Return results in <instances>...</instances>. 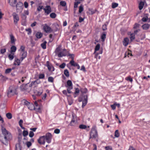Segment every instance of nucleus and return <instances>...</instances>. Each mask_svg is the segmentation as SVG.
<instances>
[{
  "instance_id": "f257e3e1",
  "label": "nucleus",
  "mask_w": 150,
  "mask_h": 150,
  "mask_svg": "<svg viewBox=\"0 0 150 150\" xmlns=\"http://www.w3.org/2000/svg\"><path fill=\"white\" fill-rule=\"evenodd\" d=\"M55 52L57 54H58V56L59 57L66 56L67 53V51L65 49H64L62 51H61L59 47L57 48L56 49Z\"/></svg>"
},
{
  "instance_id": "f03ea898",
  "label": "nucleus",
  "mask_w": 150,
  "mask_h": 150,
  "mask_svg": "<svg viewBox=\"0 0 150 150\" xmlns=\"http://www.w3.org/2000/svg\"><path fill=\"white\" fill-rule=\"evenodd\" d=\"M88 97L87 95H82L78 99L79 101L81 102L83 101L82 107L83 108L86 104L87 102Z\"/></svg>"
},
{
  "instance_id": "7ed1b4c3",
  "label": "nucleus",
  "mask_w": 150,
  "mask_h": 150,
  "mask_svg": "<svg viewBox=\"0 0 150 150\" xmlns=\"http://www.w3.org/2000/svg\"><path fill=\"white\" fill-rule=\"evenodd\" d=\"M31 83L29 85L27 84H23L20 87V89L22 91H26L28 92H29L32 89V86H30Z\"/></svg>"
},
{
  "instance_id": "20e7f679",
  "label": "nucleus",
  "mask_w": 150,
  "mask_h": 150,
  "mask_svg": "<svg viewBox=\"0 0 150 150\" xmlns=\"http://www.w3.org/2000/svg\"><path fill=\"white\" fill-rule=\"evenodd\" d=\"M16 8L17 12L21 13L23 8V3L21 2H19L16 5Z\"/></svg>"
},
{
  "instance_id": "39448f33",
  "label": "nucleus",
  "mask_w": 150,
  "mask_h": 150,
  "mask_svg": "<svg viewBox=\"0 0 150 150\" xmlns=\"http://www.w3.org/2000/svg\"><path fill=\"white\" fill-rule=\"evenodd\" d=\"M16 91L15 88L13 86H11L9 87L8 91L7 93V95L8 96L15 94Z\"/></svg>"
},
{
  "instance_id": "423d86ee",
  "label": "nucleus",
  "mask_w": 150,
  "mask_h": 150,
  "mask_svg": "<svg viewBox=\"0 0 150 150\" xmlns=\"http://www.w3.org/2000/svg\"><path fill=\"white\" fill-rule=\"evenodd\" d=\"M44 136L45 137L46 142L47 143H50L51 142L52 138V135L51 133L47 132Z\"/></svg>"
},
{
  "instance_id": "0eeeda50",
  "label": "nucleus",
  "mask_w": 150,
  "mask_h": 150,
  "mask_svg": "<svg viewBox=\"0 0 150 150\" xmlns=\"http://www.w3.org/2000/svg\"><path fill=\"white\" fill-rule=\"evenodd\" d=\"M98 136L97 132V131L94 129H92L91 130V133L90 134L89 139L93 138H96Z\"/></svg>"
},
{
  "instance_id": "6e6552de",
  "label": "nucleus",
  "mask_w": 150,
  "mask_h": 150,
  "mask_svg": "<svg viewBox=\"0 0 150 150\" xmlns=\"http://www.w3.org/2000/svg\"><path fill=\"white\" fill-rule=\"evenodd\" d=\"M67 91L69 93H70L71 92L70 90L72 89L73 88L72 83L71 80H69L67 81Z\"/></svg>"
},
{
  "instance_id": "1a4fd4ad",
  "label": "nucleus",
  "mask_w": 150,
  "mask_h": 150,
  "mask_svg": "<svg viewBox=\"0 0 150 150\" xmlns=\"http://www.w3.org/2000/svg\"><path fill=\"white\" fill-rule=\"evenodd\" d=\"M43 29L46 33H51L52 31V30L46 24H44Z\"/></svg>"
},
{
  "instance_id": "9d476101",
  "label": "nucleus",
  "mask_w": 150,
  "mask_h": 150,
  "mask_svg": "<svg viewBox=\"0 0 150 150\" xmlns=\"http://www.w3.org/2000/svg\"><path fill=\"white\" fill-rule=\"evenodd\" d=\"M73 117L72 119L70 125L71 126H75L78 124L77 120L76 117H74L73 115H72Z\"/></svg>"
},
{
  "instance_id": "9b49d317",
  "label": "nucleus",
  "mask_w": 150,
  "mask_h": 150,
  "mask_svg": "<svg viewBox=\"0 0 150 150\" xmlns=\"http://www.w3.org/2000/svg\"><path fill=\"white\" fill-rule=\"evenodd\" d=\"M45 137L43 136L40 137L38 139V141L40 144H44L45 143Z\"/></svg>"
},
{
  "instance_id": "f8f14e48",
  "label": "nucleus",
  "mask_w": 150,
  "mask_h": 150,
  "mask_svg": "<svg viewBox=\"0 0 150 150\" xmlns=\"http://www.w3.org/2000/svg\"><path fill=\"white\" fill-rule=\"evenodd\" d=\"M4 134V138L6 141H7L8 140H10L12 139V136L11 134L8 132H7V133Z\"/></svg>"
},
{
  "instance_id": "ddd939ff",
  "label": "nucleus",
  "mask_w": 150,
  "mask_h": 150,
  "mask_svg": "<svg viewBox=\"0 0 150 150\" xmlns=\"http://www.w3.org/2000/svg\"><path fill=\"white\" fill-rule=\"evenodd\" d=\"M43 92V90L42 88H40L38 90H34V93L37 96H40Z\"/></svg>"
},
{
  "instance_id": "4468645a",
  "label": "nucleus",
  "mask_w": 150,
  "mask_h": 150,
  "mask_svg": "<svg viewBox=\"0 0 150 150\" xmlns=\"http://www.w3.org/2000/svg\"><path fill=\"white\" fill-rule=\"evenodd\" d=\"M43 10L47 15L49 14L51 12V8L49 6H46L45 8H43Z\"/></svg>"
},
{
  "instance_id": "2eb2a0df",
  "label": "nucleus",
  "mask_w": 150,
  "mask_h": 150,
  "mask_svg": "<svg viewBox=\"0 0 150 150\" xmlns=\"http://www.w3.org/2000/svg\"><path fill=\"white\" fill-rule=\"evenodd\" d=\"M13 17L14 23H16L19 20L18 16L15 13H13Z\"/></svg>"
},
{
  "instance_id": "dca6fc26",
  "label": "nucleus",
  "mask_w": 150,
  "mask_h": 150,
  "mask_svg": "<svg viewBox=\"0 0 150 150\" xmlns=\"http://www.w3.org/2000/svg\"><path fill=\"white\" fill-rule=\"evenodd\" d=\"M21 61H22L26 57L27 53L25 51L21 52Z\"/></svg>"
},
{
  "instance_id": "f3484780",
  "label": "nucleus",
  "mask_w": 150,
  "mask_h": 150,
  "mask_svg": "<svg viewBox=\"0 0 150 150\" xmlns=\"http://www.w3.org/2000/svg\"><path fill=\"white\" fill-rule=\"evenodd\" d=\"M17 0H9V3L11 6H15Z\"/></svg>"
},
{
  "instance_id": "a211bd4d",
  "label": "nucleus",
  "mask_w": 150,
  "mask_h": 150,
  "mask_svg": "<svg viewBox=\"0 0 150 150\" xmlns=\"http://www.w3.org/2000/svg\"><path fill=\"white\" fill-rule=\"evenodd\" d=\"M129 40L127 38H125L123 41V44L125 46H126L128 44Z\"/></svg>"
},
{
  "instance_id": "6ab92c4d",
  "label": "nucleus",
  "mask_w": 150,
  "mask_h": 150,
  "mask_svg": "<svg viewBox=\"0 0 150 150\" xmlns=\"http://www.w3.org/2000/svg\"><path fill=\"white\" fill-rule=\"evenodd\" d=\"M10 36L11 43L15 44L16 40L14 38V36L12 34H10Z\"/></svg>"
},
{
  "instance_id": "aec40b11",
  "label": "nucleus",
  "mask_w": 150,
  "mask_h": 150,
  "mask_svg": "<svg viewBox=\"0 0 150 150\" xmlns=\"http://www.w3.org/2000/svg\"><path fill=\"white\" fill-rule=\"evenodd\" d=\"M40 81L39 79H37L35 81H33L31 83L30 86H32L33 85H35L37 84H38L40 83Z\"/></svg>"
},
{
  "instance_id": "412c9836",
  "label": "nucleus",
  "mask_w": 150,
  "mask_h": 150,
  "mask_svg": "<svg viewBox=\"0 0 150 150\" xmlns=\"http://www.w3.org/2000/svg\"><path fill=\"white\" fill-rule=\"evenodd\" d=\"M20 61L19 59L17 58L15 59V61L14 63V65L19 66L20 64Z\"/></svg>"
},
{
  "instance_id": "4be33fe9",
  "label": "nucleus",
  "mask_w": 150,
  "mask_h": 150,
  "mask_svg": "<svg viewBox=\"0 0 150 150\" xmlns=\"http://www.w3.org/2000/svg\"><path fill=\"white\" fill-rule=\"evenodd\" d=\"M27 106L28 108L31 110H33L34 109V108H35V106H34V105L30 103Z\"/></svg>"
},
{
  "instance_id": "5701e85b",
  "label": "nucleus",
  "mask_w": 150,
  "mask_h": 150,
  "mask_svg": "<svg viewBox=\"0 0 150 150\" xmlns=\"http://www.w3.org/2000/svg\"><path fill=\"white\" fill-rule=\"evenodd\" d=\"M69 63L71 64V65L74 67H76L77 65L78 64L74 62V60L73 57H72V59L71 61L69 62Z\"/></svg>"
},
{
  "instance_id": "b1692460",
  "label": "nucleus",
  "mask_w": 150,
  "mask_h": 150,
  "mask_svg": "<svg viewBox=\"0 0 150 150\" xmlns=\"http://www.w3.org/2000/svg\"><path fill=\"white\" fill-rule=\"evenodd\" d=\"M144 4V2L141 1L139 4V8L140 10H141L143 8Z\"/></svg>"
},
{
  "instance_id": "393cba45",
  "label": "nucleus",
  "mask_w": 150,
  "mask_h": 150,
  "mask_svg": "<svg viewBox=\"0 0 150 150\" xmlns=\"http://www.w3.org/2000/svg\"><path fill=\"white\" fill-rule=\"evenodd\" d=\"M42 36V34L40 32H38L36 34V36L38 38H41Z\"/></svg>"
},
{
  "instance_id": "a878e982",
  "label": "nucleus",
  "mask_w": 150,
  "mask_h": 150,
  "mask_svg": "<svg viewBox=\"0 0 150 150\" xmlns=\"http://www.w3.org/2000/svg\"><path fill=\"white\" fill-rule=\"evenodd\" d=\"M106 38V34L105 32H104L101 36V39L102 41L103 42L105 40Z\"/></svg>"
},
{
  "instance_id": "bb28decb",
  "label": "nucleus",
  "mask_w": 150,
  "mask_h": 150,
  "mask_svg": "<svg viewBox=\"0 0 150 150\" xmlns=\"http://www.w3.org/2000/svg\"><path fill=\"white\" fill-rule=\"evenodd\" d=\"M11 52L12 53V52H16V47L15 46H12L11 48Z\"/></svg>"
},
{
  "instance_id": "cd10ccee",
  "label": "nucleus",
  "mask_w": 150,
  "mask_h": 150,
  "mask_svg": "<svg viewBox=\"0 0 150 150\" xmlns=\"http://www.w3.org/2000/svg\"><path fill=\"white\" fill-rule=\"evenodd\" d=\"M142 28L144 30H147L149 28V25L148 24H145L142 26Z\"/></svg>"
},
{
  "instance_id": "c85d7f7f",
  "label": "nucleus",
  "mask_w": 150,
  "mask_h": 150,
  "mask_svg": "<svg viewBox=\"0 0 150 150\" xmlns=\"http://www.w3.org/2000/svg\"><path fill=\"white\" fill-rule=\"evenodd\" d=\"M22 103L24 105L28 106L29 104L30 103L26 101V100H23L21 101Z\"/></svg>"
},
{
  "instance_id": "c756f323",
  "label": "nucleus",
  "mask_w": 150,
  "mask_h": 150,
  "mask_svg": "<svg viewBox=\"0 0 150 150\" xmlns=\"http://www.w3.org/2000/svg\"><path fill=\"white\" fill-rule=\"evenodd\" d=\"M47 43V42L46 41H45L44 42L42 43L41 44V47L43 49H45L46 48V44Z\"/></svg>"
},
{
  "instance_id": "7c9ffc66",
  "label": "nucleus",
  "mask_w": 150,
  "mask_h": 150,
  "mask_svg": "<svg viewBox=\"0 0 150 150\" xmlns=\"http://www.w3.org/2000/svg\"><path fill=\"white\" fill-rule=\"evenodd\" d=\"M118 4L115 3H113L112 4V8H115L118 6Z\"/></svg>"
},
{
  "instance_id": "2f4dec72",
  "label": "nucleus",
  "mask_w": 150,
  "mask_h": 150,
  "mask_svg": "<svg viewBox=\"0 0 150 150\" xmlns=\"http://www.w3.org/2000/svg\"><path fill=\"white\" fill-rule=\"evenodd\" d=\"M100 47V44L99 43L97 44L95 47V52L98 51Z\"/></svg>"
},
{
  "instance_id": "473e14b6",
  "label": "nucleus",
  "mask_w": 150,
  "mask_h": 150,
  "mask_svg": "<svg viewBox=\"0 0 150 150\" xmlns=\"http://www.w3.org/2000/svg\"><path fill=\"white\" fill-rule=\"evenodd\" d=\"M6 116L8 119H11L12 117V114L10 113H8L6 114Z\"/></svg>"
},
{
  "instance_id": "72a5a7b5",
  "label": "nucleus",
  "mask_w": 150,
  "mask_h": 150,
  "mask_svg": "<svg viewBox=\"0 0 150 150\" xmlns=\"http://www.w3.org/2000/svg\"><path fill=\"white\" fill-rule=\"evenodd\" d=\"M21 146L19 144L16 145V150H21Z\"/></svg>"
},
{
  "instance_id": "f704fd0d",
  "label": "nucleus",
  "mask_w": 150,
  "mask_h": 150,
  "mask_svg": "<svg viewBox=\"0 0 150 150\" xmlns=\"http://www.w3.org/2000/svg\"><path fill=\"white\" fill-rule=\"evenodd\" d=\"M60 4L61 5L63 6H65L66 5V3L65 1H62L60 2Z\"/></svg>"
},
{
  "instance_id": "c9c22d12",
  "label": "nucleus",
  "mask_w": 150,
  "mask_h": 150,
  "mask_svg": "<svg viewBox=\"0 0 150 150\" xmlns=\"http://www.w3.org/2000/svg\"><path fill=\"white\" fill-rule=\"evenodd\" d=\"M64 74L67 77L69 76V72L67 70L65 69L64 70Z\"/></svg>"
},
{
  "instance_id": "e433bc0d",
  "label": "nucleus",
  "mask_w": 150,
  "mask_h": 150,
  "mask_svg": "<svg viewBox=\"0 0 150 150\" xmlns=\"http://www.w3.org/2000/svg\"><path fill=\"white\" fill-rule=\"evenodd\" d=\"M119 133L118 130H117L115 132V136L116 137H118L119 136Z\"/></svg>"
},
{
  "instance_id": "4c0bfd02",
  "label": "nucleus",
  "mask_w": 150,
  "mask_h": 150,
  "mask_svg": "<svg viewBox=\"0 0 150 150\" xmlns=\"http://www.w3.org/2000/svg\"><path fill=\"white\" fill-rule=\"evenodd\" d=\"M34 110H35L36 112H40L41 108L39 106H38V107H35Z\"/></svg>"
},
{
  "instance_id": "58836bf2",
  "label": "nucleus",
  "mask_w": 150,
  "mask_h": 150,
  "mask_svg": "<svg viewBox=\"0 0 150 150\" xmlns=\"http://www.w3.org/2000/svg\"><path fill=\"white\" fill-rule=\"evenodd\" d=\"M56 14L55 13H51L50 15V16L51 18H54L56 17Z\"/></svg>"
},
{
  "instance_id": "ea45409f",
  "label": "nucleus",
  "mask_w": 150,
  "mask_h": 150,
  "mask_svg": "<svg viewBox=\"0 0 150 150\" xmlns=\"http://www.w3.org/2000/svg\"><path fill=\"white\" fill-rule=\"evenodd\" d=\"M1 129L2 132L4 134H5V133H7V132H8L6 130V129L3 127H2Z\"/></svg>"
},
{
  "instance_id": "a19ab883",
  "label": "nucleus",
  "mask_w": 150,
  "mask_h": 150,
  "mask_svg": "<svg viewBox=\"0 0 150 150\" xmlns=\"http://www.w3.org/2000/svg\"><path fill=\"white\" fill-rule=\"evenodd\" d=\"M130 38L131 40H134L135 38L134 34L133 33L131 34L130 35Z\"/></svg>"
},
{
  "instance_id": "79ce46f5",
  "label": "nucleus",
  "mask_w": 150,
  "mask_h": 150,
  "mask_svg": "<svg viewBox=\"0 0 150 150\" xmlns=\"http://www.w3.org/2000/svg\"><path fill=\"white\" fill-rule=\"evenodd\" d=\"M87 127V126L85 125H79V128L81 129H85Z\"/></svg>"
},
{
  "instance_id": "37998d69",
  "label": "nucleus",
  "mask_w": 150,
  "mask_h": 150,
  "mask_svg": "<svg viewBox=\"0 0 150 150\" xmlns=\"http://www.w3.org/2000/svg\"><path fill=\"white\" fill-rule=\"evenodd\" d=\"M12 70V69L11 68H8L5 71V73L7 74L10 73Z\"/></svg>"
},
{
  "instance_id": "c03bdc74",
  "label": "nucleus",
  "mask_w": 150,
  "mask_h": 150,
  "mask_svg": "<svg viewBox=\"0 0 150 150\" xmlns=\"http://www.w3.org/2000/svg\"><path fill=\"white\" fill-rule=\"evenodd\" d=\"M14 54L13 53V55L11 54H9L8 55V57L9 58V59L11 60H12L14 58V56L13 55Z\"/></svg>"
},
{
  "instance_id": "a18cd8bd",
  "label": "nucleus",
  "mask_w": 150,
  "mask_h": 150,
  "mask_svg": "<svg viewBox=\"0 0 150 150\" xmlns=\"http://www.w3.org/2000/svg\"><path fill=\"white\" fill-rule=\"evenodd\" d=\"M106 150H112V147L110 146H108L105 147Z\"/></svg>"
},
{
  "instance_id": "49530a36",
  "label": "nucleus",
  "mask_w": 150,
  "mask_h": 150,
  "mask_svg": "<svg viewBox=\"0 0 150 150\" xmlns=\"http://www.w3.org/2000/svg\"><path fill=\"white\" fill-rule=\"evenodd\" d=\"M25 47L24 46H21L20 50L21 51V52H25Z\"/></svg>"
},
{
  "instance_id": "de8ad7c7",
  "label": "nucleus",
  "mask_w": 150,
  "mask_h": 150,
  "mask_svg": "<svg viewBox=\"0 0 150 150\" xmlns=\"http://www.w3.org/2000/svg\"><path fill=\"white\" fill-rule=\"evenodd\" d=\"M29 13L28 11L26 10L24 11L23 14V16H25L26 15H27Z\"/></svg>"
},
{
  "instance_id": "09e8293b",
  "label": "nucleus",
  "mask_w": 150,
  "mask_h": 150,
  "mask_svg": "<svg viewBox=\"0 0 150 150\" xmlns=\"http://www.w3.org/2000/svg\"><path fill=\"white\" fill-rule=\"evenodd\" d=\"M43 8V6H39L37 8V10L38 11H40Z\"/></svg>"
},
{
  "instance_id": "8fccbe9b",
  "label": "nucleus",
  "mask_w": 150,
  "mask_h": 150,
  "mask_svg": "<svg viewBox=\"0 0 150 150\" xmlns=\"http://www.w3.org/2000/svg\"><path fill=\"white\" fill-rule=\"evenodd\" d=\"M83 10V8L82 6H81L79 7V12L81 13Z\"/></svg>"
},
{
  "instance_id": "3c124183",
  "label": "nucleus",
  "mask_w": 150,
  "mask_h": 150,
  "mask_svg": "<svg viewBox=\"0 0 150 150\" xmlns=\"http://www.w3.org/2000/svg\"><path fill=\"white\" fill-rule=\"evenodd\" d=\"M28 134V132L27 131H24L23 132V136L24 137Z\"/></svg>"
},
{
  "instance_id": "603ef678",
  "label": "nucleus",
  "mask_w": 150,
  "mask_h": 150,
  "mask_svg": "<svg viewBox=\"0 0 150 150\" xmlns=\"http://www.w3.org/2000/svg\"><path fill=\"white\" fill-rule=\"evenodd\" d=\"M54 79L52 77H49L48 78V81L49 82H52L53 81Z\"/></svg>"
},
{
  "instance_id": "864d4df0",
  "label": "nucleus",
  "mask_w": 150,
  "mask_h": 150,
  "mask_svg": "<svg viewBox=\"0 0 150 150\" xmlns=\"http://www.w3.org/2000/svg\"><path fill=\"white\" fill-rule=\"evenodd\" d=\"M34 135V133L33 132V131H30V132L29 134V136L30 137H33Z\"/></svg>"
},
{
  "instance_id": "5fc2aeb1",
  "label": "nucleus",
  "mask_w": 150,
  "mask_h": 150,
  "mask_svg": "<svg viewBox=\"0 0 150 150\" xmlns=\"http://www.w3.org/2000/svg\"><path fill=\"white\" fill-rule=\"evenodd\" d=\"M45 75L43 74H40L39 75V78L40 79H43Z\"/></svg>"
},
{
  "instance_id": "6e6d98bb",
  "label": "nucleus",
  "mask_w": 150,
  "mask_h": 150,
  "mask_svg": "<svg viewBox=\"0 0 150 150\" xmlns=\"http://www.w3.org/2000/svg\"><path fill=\"white\" fill-rule=\"evenodd\" d=\"M66 66V64L65 63H63L61 65H60L59 67L63 69Z\"/></svg>"
},
{
  "instance_id": "4d7b16f0",
  "label": "nucleus",
  "mask_w": 150,
  "mask_h": 150,
  "mask_svg": "<svg viewBox=\"0 0 150 150\" xmlns=\"http://www.w3.org/2000/svg\"><path fill=\"white\" fill-rule=\"evenodd\" d=\"M24 5L25 8H27L28 6V4L27 2L25 1L24 3Z\"/></svg>"
},
{
  "instance_id": "13d9d810",
  "label": "nucleus",
  "mask_w": 150,
  "mask_h": 150,
  "mask_svg": "<svg viewBox=\"0 0 150 150\" xmlns=\"http://www.w3.org/2000/svg\"><path fill=\"white\" fill-rule=\"evenodd\" d=\"M102 30H105L107 29V25H106L105 24L103 25L102 26Z\"/></svg>"
},
{
  "instance_id": "bf43d9fd",
  "label": "nucleus",
  "mask_w": 150,
  "mask_h": 150,
  "mask_svg": "<svg viewBox=\"0 0 150 150\" xmlns=\"http://www.w3.org/2000/svg\"><path fill=\"white\" fill-rule=\"evenodd\" d=\"M148 19V17L146 16L143 17L142 19V21L143 22H146L147 21Z\"/></svg>"
},
{
  "instance_id": "052dcab7",
  "label": "nucleus",
  "mask_w": 150,
  "mask_h": 150,
  "mask_svg": "<svg viewBox=\"0 0 150 150\" xmlns=\"http://www.w3.org/2000/svg\"><path fill=\"white\" fill-rule=\"evenodd\" d=\"M54 132L57 134H59L60 132V130L58 129H56L54 131Z\"/></svg>"
},
{
  "instance_id": "680f3d73",
  "label": "nucleus",
  "mask_w": 150,
  "mask_h": 150,
  "mask_svg": "<svg viewBox=\"0 0 150 150\" xmlns=\"http://www.w3.org/2000/svg\"><path fill=\"white\" fill-rule=\"evenodd\" d=\"M139 24L138 23H136L134 25V27H133L134 28V29H137V28H138L139 27Z\"/></svg>"
},
{
  "instance_id": "e2e57ef3",
  "label": "nucleus",
  "mask_w": 150,
  "mask_h": 150,
  "mask_svg": "<svg viewBox=\"0 0 150 150\" xmlns=\"http://www.w3.org/2000/svg\"><path fill=\"white\" fill-rule=\"evenodd\" d=\"M6 49H2L1 50V53L3 54L6 52Z\"/></svg>"
},
{
  "instance_id": "0e129e2a",
  "label": "nucleus",
  "mask_w": 150,
  "mask_h": 150,
  "mask_svg": "<svg viewBox=\"0 0 150 150\" xmlns=\"http://www.w3.org/2000/svg\"><path fill=\"white\" fill-rule=\"evenodd\" d=\"M26 144L28 147H29L32 144L30 142H27Z\"/></svg>"
},
{
  "instance_id": "69168bd1",
  "label": "nucleus",
  "mask_w": 150,
  "mask_h": 150,
  "mask_svg": "<svg viewBox=\"0 0 150 150\" xmlns=\"http://www.w3.org/2000/svg\"><path fill=\"white\" fill-rule=\"evenodd\" d=\"M47 66L48 67V69L49 71H51V68L52 67L49 64H47Z\"/></svg>"
},
{
  "instance_id": "338daca9",
  "label": "nucleus",
  "mask_w": 150,
  "mask_h": 150,
  "mask_svg": "<svg viewBox=\"0 0 150 150\" xmlns=\"http://www.w3.org/2000/svg\"><path fill=\"white\" fill-rule=\"evenodd\" d=\"M111 106L112 110H114L116 108V105L115 103H114L113 105H111Z\"/></svg>"
},
{
  "instance_id": "774afa93",
  "label": "nucleus",
  "mask_w": 150,
  "mask_h": 150,
  "mask_svg": "<svg viewBox=\"0 0 150 150\" xmlns=\"http://www.w3.org/2000/svg\"><path fill=\"white\" fill-rule=\"evenodd\" d=\"M81 70L83 71L84 72H86V70L85 69V67L84 66H82L81 67Z\"/></svg>"
}]
</instances>
